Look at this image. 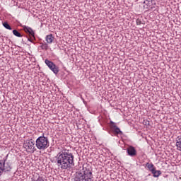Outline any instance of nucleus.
<instances>
[{
  "label": "nucleus",
  "mask_w": 181,
  "mask_h": 181,
  "mask_svg": "<svg viewBox=\"0 0 181 181\" xmlns=\"http://www.w3.org/2000/svg\"><path fill=\"white\" fill-rule=\"evenodd\" d=\"M25 146L27 147L26 149H29L33 153L36 151V148L35 147V141H33V139H30Z\"/></svg>",
  "instance_id": "nucleus-10"
},
{
  "label": "nucleus",
  "mask_w": 181,
  "mask_h": 181,
  "mask_svg": "<svg viewBox=\"0 0 181 181\" xmlns=\"http://www.w3.org/2000/svg\"><path fill=\"white\" fill-rule=\"evenodd\" d=\"M31 181H45V179H43V177L38 176V177H37V179L35 178V177H33V178L31 179Z\"/></svg>",
  "instance_id": "nucleus-18"
},
{
  "label": "nucleus",
  "mask_w": 181,
  "mask_h": 181,
  "mask_svg": "<svg viewBox=\"0 0 181 181\" xmlns=\"http://www.w3.org/2000/svg\"><path fill=\"white\" fill-rule=\"evenodd\" d=\"M146 124H148V125H149V122H148V123H147V122H146Z\"/></svg>",
  "instance_id": "nucleus-20"
},
{
  "label": "nucleus",
  "mask_w": 181,
  "mask_h": 181,
  "mask_svg": "<svg viewBox=\"0 0 181 181\" xmlns=\"http://www.w3.org/2000/svg\"><path fill=\"white\" fill-rule=\"evenodd\" d=\"M49 138L45 136V134L36 139L35 146L39 151H45L49 145Z\"/></svg>",
  "instance_id": "nucleus-3"
},
{
  "label": "nucleus",
  "mask_w": 181,
  "mask_h": 181,
  "mask_svg": "<svg viewBox=\"0 0 181 181\" xmlns=\"http://www.w3.org/2000/svg\"><path fill=\"white\" fill-rule=\"evenodd\" d=\"M144 4V8L145 9H149V8L152 9L153 5H156V3L155 2V0H145Z\"/></svg>",
  "instance_id": "nucleus-8"
},
{
  "label": "nucleus",
  "mask_w": 181,
  "mask_h": 181,
  "mask_svg": "<svg viewBox=\"0 0 181 181\" xmlns=\"http://www.w3.org/2000/svg\"><path fill=\"white\" fill-rule=\"evenodd\" d=\"M45 64L53 71L54 74H58L59 73V67L53 63L52 61H49V59H45Z\"/></svg>",
  "instance_id": "nucleus-6"
},
{
  "label": "nucleus",
  "mask_w": 181,
  "mask_h": 181,
  "mask_svg": "<svg viewBox=\"0 0 181 181\" xmlns=\"http://www.w3.org/2000/svg\"><path fill=\"white\" fill-rule=\"evenodd\" d=\"M23 29L24 32H25V33L29 35V37H28V40L29 42H31V43H33V42L36 40V37H35V32L33 31V30L30 27H26V25H23Z\"/></svg>",
  "instance_id": "nucleus-5"
},
{
  "label": "nucleus",
  "mask_w": 181,
  "mask_h": 181,
  "mask_svg": "<svg viewBox=\"0 0 181 181\" xmlns=\"http://www.w3.org/2000/svg\"><path fill=\"white\" fill-rule=\"evenodd\" d=\"M40 45L39 49L41 50H47L49 49V45L46 42H41Z\"/></svg>",
  "instance_id": "nucleus-12"
},
{
  "label": "nucleus",
  "mask_w": 181,
  "mask_h": 181,
  "mask_svg": "<svg viewBox=\"0 0 181 181\" xmlns=\"http://www.w3.org/2000/svg\"><path fill=\"white\" fill-rule=\"evenodd\" d=\"M53 40H54V37H53L52 34L46 36V41L47 43H53Z\"/></svg>",
  "instance_id": "nucleus-13"
},
{
  "label": "nucleus",
  "mask_w": 181,
  "mask_h": 181,
  "mask_svg": "<svg viewBox=\"0 0 181 181\" xmlns=\"http://www.w3.org/2000/svg\"><path fill=\"white\" fill-rule=\"evenodd\" d=\"M151 173L153 174V177H159L162 175V171L160 170H152Z\"/></svg>",
  "instance_id": "nucleus-11"
},
{
  "label": "nucleus",
  "mask_w": 181,
  "mask_h": 181,
  "mask_svg": "<svg viewBox=\"0 0 181 181\" xmlns=\"http://www.w3.org/2000/svg\"><path fill=\"white\" fill-rule=\"evenodd\" d=\"M136 25H142V21L141 19L137 18L136 21Z\"/></svg>",
  "instance_id": "nucleus-19"
},
{
  "label": "nucleus",
  "mask_w": 181,
  "mask_h": 181,
  "mask_svg": "<svg viewBox=\"0 0 181 181\" xmlns=\"http://www.w3.org/2000/svg\"><path fill=\"white\" fill-rule=\"evenodd\" d=\"M127 155L132 158H134L136 156V149H135V147L132 146H129V147L127 148Z\"/></svg>",
  "instance_id": "nucleus-9"
},
{
  "label": "nucleus",
  "mask_w": 181,
  "mask_h": 181,
  "mask_svg": "<svg viewBox=\"0 0 181 181\" xmlns=\"http://www.w3.org/2000/svg\"><path fill=\"white\" fill-rule=\"evenodd\" d=\"M176 146L178 151H181V136H178L176 140Z\"/></svg>",
  "instance_id": "nucleus-15"
},
{
  "label": "nucleus",
  "mask_w": 181,
  "mask_h": 181,
  "mask_svg": "<svg viewBox=\"0 0 181 181\" xmlns=\"http://www.w3.org/2000/svg\"><path fill=\"white\" fill-rule=\"evenodd\" d=\"M74 181H92L93 168L89 165L83 166V169L76 172L74 175Z\"/></svg>",
  "instance_id": "nucleus-2"
},
{
  "label": "nucleus",
  "mask_w": 181,
  "mask_h": 181,
  "mask_svg": "<svg viewBox=\"0 0 181 181\" xmlns=\"http://www.w3.org/2000/svg\"><path fill=\"white\" fill-rule=\"evenodd\" d=\"M3 26L6 28L8 29V30H12V27L8 23V22H4L3 23Z\"/></svg>",
  "instance_id": "nucleus-17"
},
{
  "label": "nucleus",
  "mask_w": 181,
  "mask_h": 181,
  "mask_svg": "<svg viewBox=\"0 0 181 181\" xmlns=\"http://www.w3.org/2000/svg\"><path fill=\"white\" fill-rule=\"evenodd\" d=\"M146 168H148V170L151 173H152V170H155L156 169V168L152 163H146Z\"/></svg>",
  "instance_id": "nucleus-14"
},
{
  "label": "nucleus",
  "mask_w": 181,
  "mask_h": 181,
  "mask_svg": "<svg viewBox=\"0 0 181 181\" xmlns=\"http://www.w3.org/2000/svg\"><path fill=\"white\" fill-rule=\"evenodd\" d=\"M57 166L62 170L70 169L74 166V156L69 151L59 152L57 156Z\"/></svg>",
  "instance_id": "nucleus-1"
},
{
  "label": "nucleus",
  "mask_w": 181,
  "mask_h": 181,
  "mask_svg": "<svg viewBox=\"0 0 181 181\" xmlns=\"http://www.w3.org/2000/svg\"><path fill=\"white\" fill-rule=\"evenodd\" d=\"M13 34L14 35V36H16V37H22L23 36V35H22L19 31H18L17 30H13Z\"/></svg>",
  "instance_id": "nucleus-16"
},
{
  "label": "nucleus",
  "mask_w": 181,
  "mask_h": 181,
  "mask_svg": "<svg viewBox=\"0 0 181 181\" xmlns=\"http://www.w3.org/2000/svg\"><path fill=\"white\" fill-rule=\"evenodd\" d=\"M6 160L4 158L3 160H0V173H4V172H11V163H6Z\"/></svg>",
  "instance_id": "nucleus-4"
},
{
  "label": "nucleus",
  "mask_w": 181,
  "mask_h": 181,
  "mask_svg": "<svg viewBox=\"0 0 181 181\" xmlns=\"http://www.w3.org/2000/svg\"><path fill=\"white\" fill-rule=\"evenodd\" d=\"M148 176H151V174H149Z\"/></svg>",
  "instance_id": "nucleus-21"
},
{
  "label": "nucleus",
  "mask_w": 181,
  "mask_h": 181,
  "mask_svg": "<svg viewBox=\"0 0 181 181\" xmlns=\"http://www.w3.org/2000/svg\"><path fill=\"white\" fill-rule=\"evenodd\" d=\"M110 129L114 132L116 134V135H122V132L118 127H117V124H115V122L110 121Z\"/></svg>",
  "instance_id": "nucleus-7"
}]
</instances>
